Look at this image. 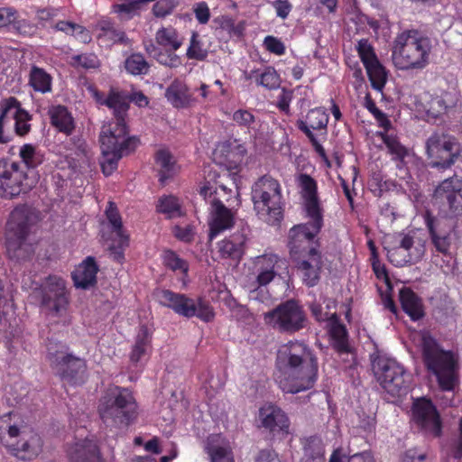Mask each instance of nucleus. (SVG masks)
<instances>
[{"mask_svg": "<svg viewBox=\"0 0 462 462\" xmlns=\"http://www.w3.org/2000/svg\"><path fill=\"white\" fill-rule=\"evenodd\" d=\"M276 382L283 393H298L311 389L318 379V359L309 346L290 341L277 351Z\"/></svg>", "mask_w": 462, "mask_h": 462, "instance_id": "f257e3e1", "label": "nucleus"}, {"mask_svg": "<svg viewBox=\"0 0 462 462\" xmlns=\"http://www.w3.org/2000/svg\"><path fill=\"white\" fill-rule=\"evenodd\" d=\"M430 39L418 30H406L393 42L392 59L398 69H421L429 62Z\"/></svg>", "mask_w": 462, "mask_h": 462, "instance_id": "f03ea898", "label": "nucleus"}, {"mask_svg": "<svg viewBox=\"0 0 462 462\" xmlns=\"http://www.w3.org/2000/svg\"><path fill=\"white\" fill-rule=\"evenodd\" d=\"M422 361L427 370L434 374L442 391H453L457 382V363L450 351L443 350L430 335L421 339Z\"/></svg>", "mask_w": 462, "mask_h": 462, "instance_id": "7ed1b4c3", "label": "nucleus"}, {"mask_svg": "<svg viewBox=\"0 0 462 462\" xmlns=\"http://www.w3.org/2000/svg\"><path fill=\"white\" fill-rule=\"evenodd\" d=\"M137 404L128 388L116 386L101 399L98 412L106 427L123 429L136 418Z\"/></svg>", "mask_w": 462, "mask_h": 462, "instance_id": "20e7f679", "label": "nucleus"}, {"mask_svg": "<svg viewBox=\"0 0 462 462\" xmlns=\"http://www.w3.org/2000/svg\"><path fill=\"white\" fill-rule=\"evenodd\" d=\"M251 199L259 219L277 225L283 218V203L279 181L270 175L259 178L252 187Z\"/></svg>", "mask_w": 462, "mask_h": 462, "instance_id": "39448f33", "label": "nucleus"}, {"mask_svg": "<svg viewBox=\"0 0 462 462\" xmlns=\"http://www.w3.org/2000/svg\"><path fill=\"white\" fill-rule=\"evenodd\" d=\"M264 324L276 332L291 336L309 327V318L303 306L290 299L263 313Z\"/></svg>", "mask_w": 462, "mask_h": 462, "instance_id": "423d86ee", "label": "nucleus"}, {"mask_svg": "<svg viewBox=\"0 0 462 462\" xmlns=\"http://www.w3.org/2000/svg\"><path fill=\"white\" fill-rule=\"evenodd\" d=\"M155 297L160 305L171 309L180 317H196L206 323L211 322L215 318L213 307L202 298H189L186 294L167 289L157 291Z\"/></svg>", "mask_w": 462, "mask_h": 462, "instance_id": "0eeeda50", "label": "nucleus"}, {"mask_svg": "<svg viewBox=\"0 0 462 462\" xmlns=\"http://www.w3.org/2000/svg\"><path fill=\"white\" fill-rule=\"evenodd\" d=\"M372 370L380 385L392 396L408 392L411 376L396 360L379 356L373 357Z\"/></svg>", "mask_w": 462, "mask_h": 462, "instance_id": "6e6552de", "label": "nucleus"}, {"mask_svg": "<svg viewBox=\"0 0 462 462\" xmlns=\"http://www.w3.org/2000/svg\"><path fill=\"white\" fill-rule=\"evenodd\" d=\"M97 101L112 111L113 117L110 122L104 124L100 134L130 136L128 126V111L131 99L124 91L110 89L104 98L97 95Z\"/></svg>", "mask_w": 462, "mask_h": 462, "instance_id": "1a4fd4ad", "label": "nucleus"}, {"mask_svg": "<svg viewBox=\"0 0 462 462\" xmlns=\"http://www.w3.org/2000/svg\"><path fill=\"white\" fill-rule=\"evenodd\" d=\"M309 221L293 226L288 234L290 254L300 255L308 254L313 247L319 249L320 244L316 239L324 226L323 214H306Z\"/></svg>", "mask_w": 462, "mask_h": 462, "instance_id": "9d476101", "label": "nucleus"}, {"mask_svg": "<svg viewBox=\"0 0 462 462\" xmlns=\"http://www.w3.org/2000/svg\"><path fill=\"white\" fill-rule=\"evenodd\" d=\"M51 344L48 346V359L51 366L62 381L70 384L84 383L87 373L86 361Z\"/></svg>", "mask_w": 462, "mask_h": 462, "instance_id": "9b49d317", "label": "nucleus"}, {"mask_svg": "<svg viewBox=\"0 0 462 462\" xmlns=\"http://www.w3.org/2000/svg\"><path fill=\"white\" fill-rule=\"evenodd\" d=\"M103 161L100 162L102 172L110 176L116 169L121 158L134 152L139 144L136 136H124L100 134Z\"/></svg>", "mask_w": 462, "mask_h": 462, "instance_id": "f8f14e48", "label": "nucleus"}, {"mask_svg": "<svg viewBox=\"0 0 462 462\" xmlns=\"http://www.w3.org/2000/svg\"><path fill=\"white\" fill-rule=\"evenodd\" d=\"M429 166L439 170L450 168L460 153V145L450 135L434 133L426 141Z\"/></svg>", "mask_w": 462, "mask_h": 462, "instance_id": "ddd939ff", "label": "nucleus"}, {"mask_svg": "<svg viewBox=\"0 0 462 462\" xmlns=\"http://www.w3.org/2000/svg\"><path fill=\"white\" fill-rule=\"evenodd\" d=\"M432 201L447 216L462 215V180L452 177L441 181L434 190Z\"/></svg>", "mask_w": 462, "mask_h": 462, "instance_id": "4468645a", "label": "nucleus"}, {"mask_svg": "<svg viewBox=\"0 0 462 462\" xmlns=\"http://www.w3.org/2000/svg\"><path fill=\"white\" fill-rule=\"evenodd\" d=\"M387 258L396 267L414 264L421 260L425 254V245L410 235L398 234L396 245L387 248Z\"/></svg>", "mask_w": 462, "mask_h": 462, "instance_id": "2eb2a0df", "label": "nucleus"}, {"mask_svg": "<svg viewBox=\"0 0 462 462\" xmlns=\"http://www.w3.org/2000/svg\"><path fill=\"white\" fill-rule=\"evenodd\" d=\"M41 306L59 316L69 304L66 282L58 276L50 275L38 289Z\"/></svg>", "mask_w": 462, "mask_h": 462, "instance_id": "dca6fc26", "label": "nucleus"}, {"mask_svg": "<svg viewBox=\"0 0 462 462\" xmlns=\"http://www.w3.org/2000/svg\"><path fill=\"white\" fill-rule=\"evenodd\" d=\"M412 417L415 424L426 435L440 437L442 432L440 415L430 400L417 399L412 405Z\"/></svg>", "mask_w": 462, "mask_h": 462, "instance_id": "f3484780", "label": "nucleus"}, {"mask_svg": "<svg viewBox=\"0 0 462 462\" xmlns=\"http://www.w3.org/2000/svg\"><path fill=\"white\" fill-rule=\"evenodd\" d=\"M27 180V174L18 162L5 163L3 171H0V197L10 199L27 192L32 188V183Z\"/></svg>", "mask_w": 462, "mask_h": 462, "instance_id": "a211bd4d", "label": "nucleus"}, {"mask_svg": "<svg viewBox=\"0 0 462 462\" xmlns=\"http://www.w3.org/2000/svg\"><path fill=\"white\" fill-rule=\"evenodd\" d=\"M297 271L300 274L303 283L308 287L316 286L320 280V273L323 267L321 252L313 247L304 254L291 255Z\"/></svg>", "mask_w": 462, "mask_h": 462, "instance_id": "6ab92c4d", "label": "nucleus"}, {"mask_svg": "<svg viewBox=\"0 0 462 462\" xmlns=\"http://www.w3.org/2000/svg\"><path fill=\"white\" fill-rule=\"evenodd\" d=\"M424 221L436 250L443 254H448L451 244V227L447 225L446 220L434 217L430 211H426Z\"/></svg>", "mask_w": 462, "mask_h": 462, "instance_id": "aec40b11", "label": "nucleus"}, {"mask_svg": "<svg viewBox=\"0 0 462 462\" xmlns=\"http://www.w3.org/2000/svg\"><path fill=\"white\" fill-rule=\"evenodd\" d=\"M211 221L209 222L208 237L212 240L220 232L229 229L234 226L235 217L230 208L217 198L209 199Z\"/></svg>", "mask_w": 462, "mask_h": 462, "instance_id": "412c9836", "label": "nucleus"}, {"mask_svg": "<svg viewBox=\"0 0 462 462\" xmlns=\"http://www.w3.org/2000/svg\"><path fill=\"white\" fill-rule=\"evenodd\" d=\"M259 420L261 426L273 433L286 432L290 428V420L286 413L278 406L269 403L260 408Z\"/></svg>", "mask_w": 462, "mask_h": 462, "instance_id": "4be33fe9", "label": "nucleus"}, {"mask_svg": "<svg viewBox=\"0 0 462 462\" xmlns=\"http://www.w3.org/2000/svg\"><path fill=\"white\" fill-rule=\"evenodd\" d=\"M298 179L306 214H323V208L318 196L317 181L307 173H300Z\"/></svg>", "mask_w": 462, "mask_h": 462, "instance_id": "5701e85b", "label": "nucleus"}, {"mask_svg": "<svg viewBox=\"0 0 462 462\" xmlns=\"http://www.w3.org/2000/svg\"><path fill=\"white\" fill-rule=\"evenodd\" d=\"M98 271L95 257L88 256L71 273L75 287L83 290L94 287L97 284Z\"/></svg>", "mask_w": 462, "mask_h": 462, "instance_id": "b1692460", "label": "nucleus"}, {"mask_svg": "<svg viewBox=\"0 0 462 462\" xmlns=\"http://www.w3.org/2000/svg\"><path fill=\"white\" fill-rule=\"evenodd\" d=\"M1 441L10 449L11 453L22 460H30L35 457L42 450V441L37 435L31 436L10 442L6 437H2Z\"/></svg>", "mask_w": 462, "mask_h": 462, "instance_id": "393cba45", "label": "nucleus"}, {"mask_svg": "<svg viewBox=\"0 0 462 462\" xmlns=\"http://www.w3.org/2000/svg\"><path fill=\"white\" fill-rule=\"evenodd\" d=\"M328 115L321 107L310 109L306 119H298L296 126L306 134L310 141L315 140V134L311 130H327Z\"/></svg>", "mask_w": 462, "mask_h": 462, "instance_id": "a878e982", "label": "nucleus"}, {"mask_svg": "<svg viewBox=\"0 0 462 462\" xmlns=\"http://www.w3.org/2000/svg\"><path fill=\"white\" fill-rule=\"evenodd\" d=\"M399 300L402 310L412 321H418L425 317V309L422 299L409 287H402L399 291Z\"/></svg>", "mask_w": 462, "mask_h": 462, "instance_id": "bb28decb", "label": "nucleus"}, {"mask_svg": "<svg viewBox=\"0 0 462 462\" xmlns=\"http://www.w3.org/2000/svg\"><path fill=\"white\" fill-rule=\"evenodd\" d=\"M247 237L244 233L237 232L219 243V253L223 258H229L239 263L245 252Z\"/></svg>", "mask_w": 462, "mask_h": 462, "instance_id": "cd10ccee", "label": "nucleus"}, {"mask_svg": "<svg viewBox=\"0 0 462 462\" xmlns=\"http://www.w3.org/2000/svg\"><path fill=\"white\" fill-rule=\"evenodd\" d=\"M70 462H101L97 445L90 439L76 442L69 450Z\"/></svg>", "mask_w": 462, "mask_h": 462, "instance_id": "c85d7f7f", "label": "nucleus"}, {"mask_svg": "<svg viewBox=\"0 0 462 462\" xmlns=\"http://www.w3.org/2000/svg\"><path fill=\"white\" fill-rule=\"evenodd\" d=\"M279 257L273 254H265L256 257L255 266L257 268L256 281L260 286L269 284L277 275L276 270Z\"/></svg>", "mask_w": 462, "mask_h": 462, "instance_id": "c756f323", "label": "nucleus"}, {"mask_svg": "<svg viewBox=\"0 0 462 462\" xmlns=\"http://www.w3.org/2000/svg\"><path fill=\"white\" fill-rule=\"evenodd\" d=\"M25 109L14 97L4 99L0 105V143H7L11 141L9 135H5L4 126L9 119H15Z\"/></svg>", "mask_w": 462, "mask_h": 462, "instance_id": "7c9ffc66", "label": "nucleus"}, {"mask_svg": "<svg viewBox=\"0 0 462 462\" xmlns=\"http://www.w3.org/2000/svg\"><path fill=\"white\" fill-rule=\"evenodd\" d=\"M167 101L175 108H185L190 105L191 95L189 93L187 85L174 79L166 88L164 94Z\"/></svg>", "mask_w": 462, "mask_h": 462, "instance_id": "2f4dec72", "label": "nucleus"}, {"mask_svg": "<svg viewBox=\"0 0 462 462\" xmlns=\"http://www.w3.org/2000/svg\"><path fill=\"white\" fill-rule=\"evenodd\" d=\"M51 125L60 132L70 134L74 129V121L65 106L58 105L50 107L48 112Z\"/></svg>", "mask_w": 462, "mask_h": 462, "instance_id": "473e14b6", "label": "nucleus"}, {"mask_svg": "<svg viewBox=\"0 0 462 462\" xmlns=\"http://www.w3.org/2000/svg\"><path fill=\"white\" fill-rule=\"evenodd\" d=\"M151 338L152 336L148 328L144 325L141 326L130 355L132 363L137 364L147 355L151 344Z\"/></svg>", "mask_w": 462, "mask_h": 462, "instance_id": "72a5a7b5", "label": "nucleus"}, {"mask_svg": "<svg viewBox=\"0 0 462 462\" xmlns=\"http://www.w3.org/2000/svg\"><path fill=\"white\" fill-rule=\"evenodd\" d=\"M325 448L322 439L317 436L306 439L303 446V460L305 462H324Z\"/></svg>", "mask_w": 462, "mask_h": 462, "instance_id": "f704fd0d", "label": "nucleus"}, {"mask_svg": "<svg viewBox=\"0 0 462 462\" xmlns=\"http://www.w3.org/2000/svg\"><path fill=\"white\" fill-rule=\"evenodd\" d=\"M368 79L374 89L382 92L387 81V72L377 60L365 65Z\"/></svg>", "mask_w": 462, "mask_h": 462, "instance_id": "c9c22d12", "label": "nucleus"}, {"mask_svg": "<svg viewBox=\"0 0 462 462\" xmlns=\"http://www.w3.org/2000/svg\"><path fill=\"white\" fill-rule=\"evenodd\" d=\"M30 86L38 92L48 93L51 91V77L43 69L32 66L29 75Z\"/></svg>", "mask_w": 462, "mask_h": 462, "instance_id": "e433bc0d", "label": "nucleus"}, {"mask_svg": "<svg viewBox=\"0 0 462 462\" xmlns=\"http://www.w3.org/2000/svg\"><path fill=\"white\" fill-rule=\"evenodd\" d=\"M378 135L382 138L388 152L392 155V159L403 162L404 158L408 155V149L401 143L398 137L386 132H379Z\"/></svg>", "mask_w": 462, "mask_h": 462, "instance_id": "4c0bfd02", "label": "nucleus"}, {"mask_svg": "<svg viewBox=\"0 0 462 462\" xmlns=\"http://www.w3.org/2000/svg\"><path fill=\"white\" fill-rule=\"evenodd\" d=\"M156 42L166 50L177 51L182 44L177 31L172 27H162L155 34Z\"/></svg>", "mask_w": 462, "mask_h": 462, "instance_id": "58836bf2", "label": "nucleus"}, {"mask_svg": "<svg viewBox=\"0 0 462 462\" xmlns=\"http://www.w3.org/2000/svg\"><path fill=\"white\" fill-rule=\"evenodd\" d=\"M19 155L27 169H35L44 161V156L34 145L23 144L20 148Z\"/></svg>", "mask_w": 462, "mask_h": 462, "instance_id": "ea45409f", "label": "nucleus"}, {"mask_svg": "<svg viewBox=\"0 0 462 462\" xmlns=\"http://www.w3.org/2000/svg\"><path fill=\"white\" fill-rule=\"evenodd\" d=\"M232 146L233 144L231 143L226 142L222 143L219 150L222 155L225 156L224 162H221L220 163H225L228 169L237 168L239 162L245 152V150L241 145H236L235 148L237 150V152L235 153Z\"/></svg>", "mask_w": 462, "mask_h": 462, "instance_id": "a19ab883", "label": "nucleus"}, {"mask_svg": "<svg viewBox=\"0 0 462 462\" xmlns=\"http://www.w3.org/2000/svg\"><path fill=\"white\" fill-rule=\"evenodd\" d=\"M157 211L166 215L168 218L180 217L182 214L178 199L171 195L163 196L159 199Z\"/></svg>", "mask_w": 462, "mask_h": 462, "instance_id": "79ce46f5", "label": "nucleus"}, {"mask_svg": "<svg viewBox=\"0 0 462 462\" xmlns=\"http://www.w3.org/2000/svg\"><path fill=\"white\" fill-rule=\"evenodd\" d=\"M331 337L333 340V347L340 354H347L350 352L348 344L347 331L343 325H337L331 328Z\"/></svg>", "mask_w": 462, "mask_h": 462, "instance_id": "37998d69", "label": "nucleus"}, {"mask_svg": "<svg viewBox=\"0 0 462 462\" xmlns=\"http://www.w3.org/2000/svg\"><path fill=\"white\" fill-rule=\"evenodd\" d=\"M126 71L132 75H145L149 70V64L140 53L129 56L125 61Z\"/></svg>", "mask_w": 462, "mask_h": 462, "instance_id": "c03bdc74", "label": "nucleus"}, {"mask_svg": "<svg viewBox=\"0 0 462 462\" xmlns=\"http://www.w3.org/2000/svg\"><path fill=\"white\" fill-rule=\"evenodd\" d=\"M257 85L272 90L280 87L281 79L277 71L273 67H267L264 71L256 79Z\"/></svg>", "mask_w": 462, "mask_h": 462, "instance_id": "a18cd8bd", "label": "nucleus"}, {"mask_svg": "<svg viewBox=\"0 0 462 462\" xmlns=\"http://www.w3.org/2000/svg\"><path fill=\"white\" fill-rule=\"evenodd\" d=\"M220 177L219 173L217 171L210 170L208 172L206 177L205 183L199 189V195L204 199L205 201H208V199H211L214 196L217 195V188L212 185V181L215 184H218L217 179Z\"/></svg>", "mask_w": 462, "mask_h": 462, "instance_id": "49530a36", "label": "nucleus"}, {"mask_svg": "<svg viewBox=\"0 0 462 462\" xmlns=\"http://www.w3.org/2000/svg\"><path fill=\"white\" fill-rule=\"evenodd\" d=\"M163 263L169 269L172 271H180L185 274H187L189 270L188 263L180 258L179 255L171 250H167L164 252Z\"/></svg>", "mask_w": 462, "mask_h": 462, "instance_id": "de8ad7c7", "label": "nucleus"}, {"mask_svg": "<svg viewBox=\"0 0 462 462\" xmlns=\"http://www.w3.org/2000/svg\"><path fill=\"white\" fill-rule=\"evenodd\" d=\"M156 162L162 167L159 180L164 183L171 177L170 172L173 168L171 153L165 150H160L156 154Z\"/></svg>", "mask_w": 462, "mask_h": 462, "instance_id": "09e8293b", "label": "nucleus"}, {"mask_svg": "<svg viewBox=\"0 0 462 462\" xmlns=\"http://www.w3.org/2000/svg\"><path fill=\"white\" fill-rule=\"evenodd\" d=\"M365 107L371 114H373L379 126L383 128L384 132H387L392 128V123L387 116L379 108H377L374 101L370 97L369 95L365 97Z\"/></svg>", "mask_w": 462, "mask_h": 462, "instance_id": "8fccbe9b", "label": "nucleus"}, {"mask_svg": "<svg viewBox=\"0 0 462 462\" xmlns=\"http://www.w3.org/2000/svg\"><path fill=\"white\" fill-rule=\"evenodd\" d=\"M12 245L8 247L10 257L16 261H27L34 254V247L32 244L25 242H17V245L12 250Z\"/></svg>", "mask_w": 462, "mask_h": 462, "instance_id": "3c124183", "label": "nucleus"}, {"mask_svg": "<svg viewBox=\"0 0 462 462\" xmlns=\"http://www.w3.org/2000/svg\"><path fill=\"white\" fill-rule=\"evenodd\" d=\"M206 450L211 462H234L231 450L225 447L210 446L208 444Z\"/></svg>", "mask_w": 462, "mask_h": 462, "instance_id": "603ef678", "label": "nucleus"}, {"mask_svg": "<svg viewBox=\"0 0 462 462\" xmlns=\"http://www.w3.org/2000/svg\"><path fill=\"white\" fill-rule=\"evenodd\" d=\"M106 216L107 220L112 226V229L116 232V236H126L123 232V224L121 216L113 202H109L107 208L106 209Z\"/></svg>", "mask_w": 462, "mask_h": 462, "instance_id": "864d4df0", "label": "nucleus"}, {"mask_svg": "<svg viewBox=\"0 0 462 462\" xmlns=\"http://www.w3.org/2000/svg\"><path fill=\"white\" fill-rule=\"evenodd\" d=\"M187 57L197 60H204L208 57V51L202 48L196 32H193L191 36L190 44L187 50Z\"/></svg>", "mask_w": 462, "mask_h": 462, "instance_id": "5fc2aeb1", "label": "nucleus"}, {"mask_svg": "<svg viewBox=\"0 0 462 462\" xmlns=\"http://www.w3.org/2000/svg\"><path fill=\"white\" fill-rule=\"evenodd\" d=\"M72 65L83 69H96L99 66V60L93 53H83L72 57Z\"/></svg>", "mask_w": 462, "mask_h": 462, "instance_id": "6e6d98bb", "label": "nucleus"}, {"mask_svg": "<svg viewBox=\"0 0 462 462\" xmlns=\"http://www.w3.org/2000/svg\"><path fill=\"white\" fill-rule=\"evenodd\" d=\"M129 245L128 236H120L115 240V244L109 248L110 254L114 261L122 263L125 259L124 250Z\"/></svg>", "mask_w": 462, "mask_h": 462, "instance_id": "4d7b16f0", "label": "nucleus"}, {"mask_svg": "<svg viewBox=\"0 0 462 462\" xmlns=\"http://www.w3.org/2000/svg\"><path fill=\"white\" fill-rule=\"evenodd\" d=\"M178 4L176 0H158L152 6V14L156 17L163 18L171 14Z\"/></svg>", "mask_w": 462, "mask_h": 462, "instance_id": "13d9d810", "label": "nucleus"}, {"mask_svg": "<svg viewBox=\"0 0 462 462\" xmlns=\"http://www.w3.org/2000/svg\"><path fill=\"white\" fill-rule=\"evenodd\" d=\"M356 49L364 66L377 60L374 49L368 42V40L361 39L358 41Z\"/></svg>", "mask_w": 462, "mask_h": 462, "instance_id": "bf43d9fd", "label": "nucleus"}, {"mask_svg": "<svg viewBox=\"0 0 462 462\" xmlns=\"http://www.w3.org/2000/svg\"><path fill=\"white\" fill-rule=\"evenodd\" d=\"M32 115L24 110L14 119V132L19 136H24L31 131Z\"/></svg>", "mask_w": 462, "mask_h": 462, "instance_id": "052dcab7", "label": "nucleus"}, {"mask_svg": "<svg viewBox=\"0 0 462 462\" xmlns=\"http://www.w3.org/2000/svg\"><path fill=\"white\" fill-rule=\"evenodd\" d=\"M233 120L240 126L250 128L254 123V116L246 109H238L233 114Z\"/></svg>", "mask_w": 462, "mask_h": 462, "instance_id": "680f3d73", "label": "nucleus"}, {"mask_svg": "<svg viewBox=\"0 0 462 462\" xmlns=\"http://www.w3.org/2000/svg\"><path fill=\"white\" fill-rule=\"evenodd\" d=\"M263 44L268 51L276 55H282L285 52L283 42L274 36H266L263 40Z\"/></svg>", "mask_w": 462, "mask_h": 462, "instance_id": "e2e57ef3", "label": "nucleus"}, {"mask_svg": "<svg viewBox=\"0 0 462 462\" xmlns=\"http://www.w3.org/2000/svg\"><path fill=\"white\" fill-rule=\"evenodd\" d=\"M11 25L15 32L24 36L32 35L36 31L33 24L24 19L18 20L16 14H14V21L12 22Z\"/></svg>", "mask_w": 462, "mask_h": 462, "instance_id": "0e129e2a", "label": "nucleus"}, {"mask_svg": "<svg viewBox=\"0 0 462 462\" xmlns=\"http://www.w3.org/2000/svg\"><path fill=\"white\" fill-rule=\"evenodd\" d=\"M103 39L107 40L113 43H120L125 46L130 44V40L125 32L119 28H113L107 34H105Z\"/></svg>", "mask_w": 462, "mask_h": 462, "instance_id": "69168bd1", "label": "nucleus"}, {"mask_svg": "<svg viewBox=\"0 0 462 462\" xmlns=\"http://www.w3.org/2000/svg\"><path fill=\"white\" fill-rule=\"evenodd\" d=\"M402 462H427V454L416 448H409L403 454Z\"/></svg>", "mask_w": 462, "mask_h": 462, "instance_id": "338daca9", "label": "nucleus"}, {"mask_svg": "<svg viewBox=\"0 0 462 462\" xmlns=\"http://www.w3.org/2000/svg\"><path fill=\"white\" fill-rule=\"evenodd\" d=\"M254 462H282L278 454L273 448H263L258 451Z\"/></svg>", "mask_w": 462, "mask_h": 462, "instance_id": "774afa93", "label": "nucleus"}]
</instances>
